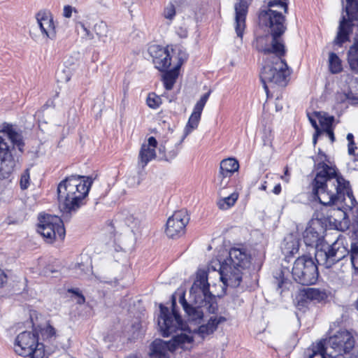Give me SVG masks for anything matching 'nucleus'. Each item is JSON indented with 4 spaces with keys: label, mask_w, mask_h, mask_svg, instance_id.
<instances>
[{
    "label": "nucleus",
    "mask_w": 358,
    "mask_h": 358,
    "mask_svg": "<svg viewBox=\"0 0 358 358\" xmlns=\"http://www.w3.org/2000/svg\"><path fill=\"white\" fill-rule=\"evenodd\" d=\"M259 18L264 25L269 27L272 37L271 45L265 44L268 41V36L258 37L255 44L258 51L263 52L266 56L265 64L260 73V80L268 96V85L271 87H285L291 73L287 63L282 58L285 54V48L280 36L286 30L285 17L281 13L268 7V10L260 12Z\"/></svg>",
    "instance_id": "obj_1"
},
{
    "label": "nucleus",
    "mask_w": 358,
    "mask_h": 358,
    "mask_svg": "<svg viewBox=\"0 0 358 358\" xmlns=\"http://www.w3.org/2000/svg\"><path fill=\"white\" fill-rule=\"evenodd\" d=\"M93 182L92 178L72 175L62 180L57 185V200L62 219L55 215H41L37 231L48 243L56 238L63 240L66 231L63 222L69 221L83 206Z\"/></svg>",
    "instance_id": "obj_2"
},
{
    "label": "nucleus",
    "mask_w": 358,
    "mask_h": 358,
    "mask_svg": "<svg viewBox=\"0 0 358 358\" xmlns=\"http://www.w3.org/2000/svg\"><path fill=\"white\" fill-rule=\"evenodd\" d=\"M320 154L322 162L317 164V172L312 182L314 197L324 206L343 205L348 213L357 204L350 182L338 173L335 166L324 162L322 157L327 158L324 154Z\"/></svg>",
    "instance_id": "obj_3"
},
{
    "label": "nucleus",
    "mask_w": 358,
    "mask_h": 358,
    "mask_svg": "<svg viewBox=\"0 0 358 358\" xmlns=\"http://www.w3.org/2000/svg\"><path fill=\"white\" fill-rule=\"evenodd\" d=\"M210 284L208 282V273L205 270H199L196 278L189 290V297L194 306L187 302L185 293L179 299L189 320L199 322L203 317V307H206L210 313H214L217 309L216 296L209 290Z\"/></svg>",
    "instance_id": "obj_4"
},
{
    "label": "nucleus",
    "mask_w": 358,
    "mask_h": 358,
    "mask_svg": "<svg viewBox=\"0 0 358 358\" xmlns=\"http://www.w3.org/2000/svg\"><path fill=\"white\" fill-rule=\"evenodd\" d=\"M323 230L320 224L317 227L311 224L306 227L303 234V241L308 246L315 247V261L318 264L326 268H331L334 264L345 257L348 248L344 245V238L339 235L336 240L329 245L324 242Z\"/></svg>",
    "instance_id": "obj_5"
},
{
    "label": "nucleus",
    "mask_w": 358,
    "mask_h": 358,
    "mask_svg": "<svg viewBox=\"0 0 358 358\" xmlns=\"http://www.w3.org/2000/svg\"><path fill=\"white\" fill-rule=\"evenodd\" d=\"M250 264V256L244 248H233L229 250V257L223 262H213L211 267L218 270L220 280L225 287L236 288L241 285L243 271Z\"/></svg>",
    "instance_id": "obj_6"
},
{
    "label": "nucleus",
    "mask_w": 358,
    "mask_h": 358,
    "mask_svg": "<svg viewBox=\"0 0 358 358\" xmlns=\"http://www.w3.org/2000/svg\"><path fill=\"white\" fill-rule=\"evenodd\" d=\"M172 312L170 313L169 308L162 304H160V315L158 317L157 322L159 330L163 336H169L177 331H181L187 334L198 335L202 339L214 333L217 329L210 319L205 324L201 325L198 329H194L193 332L185 329V324L183 323L181 317L176 310V301L174 295L172 296ZM194 338V336H192Z\"/></svg>",
    "instance_id": "obj_7"
},
{
    "label": "nucleus",
    "mask_w": 358,
    "mask_h": 358,
    "mask_svg": "<svg viewBox=\"0 0 358 358\" xmlns=\"http://www.w3.org/2000/svg\"><path fill=\"white\" fill-rule=\"evenodd\" d=\"M1 131L6 134L13 143V148H10L0 136V177L8 178L14 171L18 162L15 147L17 148L19 152H22L24 143L22 134L12 124L3 123Z\"/></svg>",
    "instance_id": "obj_8"
},
{
    "label": "nucleus",
    "mask_w": 358,
    "mask_h": 358,
    "mask_svg": "<svg viewBox=\"0 0 358 358\" xmlns=\"http://www.w3.org/2000/svg\"><path fill=\"white\" fill-rule=\"evenodd\" d=\"M329 358H358V353L350 354L355 344V339L348 331L337 332L328 339L322 341Z\"/></svg>",
    "instance_id": "obj_9"
},
{
    "label": "nucleus",
    "mask_w": 358,
    "mask_h": 358,
    "mask_svg": "<svg viewBox=\"0 0 358 358\" xmlns=\"http://www.w3.org/2000/svg\"><path fill=\"white\" fill-rule=\"evenodd\" d=\"M192 344V336L182 332L174 336L169 341L157 338L150 345L149 355L150 358H168L169 352L178 348L189 350Z\"/></svg>",
    "instance_id": "obj_10"
},
{
    "label": "nucleus",
    "mask_w": 358,
    "mask_h": 358,
    "mask_svg": "<svg viewBox=\"0 0 358 358\" xmlns=\"http://www.w3.org/2000/svg\"><path fill=\"white\" fill-rule=\"evenodd\" d=\"M292 275L294 281L300 285H312L315 284L318 280V268L310 256L302 255L294 261Z\"/></svg>",
    "instance_id": "obj_11"
},
{
    "label": "nucleus",
    "mask_w": 358,
    "mask_h": 358,
    "mask_svg": "<svg viewBox=\"0 0 358 358\" xmlns=\"http://www.w3.org/2000/svg\"><path fill=\"white\" fill-rule=\"evenodd\" d=\"M15 351L30 358H43L45 355L44 345L38 342V335L31 331H23L16 337Z\"/></svg>",
    "instance_id": "obj_12"
},
{
    "label": "nucleus",
    "mask_w": 358,
    "mask_h": 358,
    "mask_svg": "<svg viewBox=\"0 0 358 358\" xmlns=\"http://www.w3.org/2000/svg\"><path fill=\"white\" fill-rule=\"evenodd\" d=\"M343 10L348 18L343 15L338 27L337 36L334 41V44L342 45L349 40V34L352 32L353 22L358 21V0H342Z\"/></svg>",
    "instance_id": "obj_13"
},
{
    "label": "nucleus",
    "mask_w": 358,
    "mask_h": 358,
    "mask_svg": "<svg viewBox=\"0 0 358 358\" xmlns=\"http://www.w3.org/2000/svg\"><path fill=\"white\" fill-rule=\"evenodd\" d=\"M189 221V215L186 210L176 211L166 222V234L171 238L180 237L185 234Z\"/></svg>",
    "instance_id": "obj_14"
},
{
    "label": "nucleus",
    "mask_w": 358,
    "mask_h": 358,
    "mask_svg": "<svg viewBox=\"0 0 358 358\" xmlns=\"http://www.w3.org/2000/svg\"><path fill=\"white\" fill-rule=\"evenodd\" d=\"M239 164L234 158H227L221 161L220 170L216 176L217 185L222 189H224L229 183L231 177L238 171Z\"/></svg>",
    "instance_id": "obj_15"
},
{
    "label": "nucleus",
    "mask_w": 358,
    "mask_h": 358,
    "mask_svg": "<svg viewBox=\"0 0 358 358\" xmlns=\"http://www.w3.org/2000/svg\"><path fill=\"white\" fill-rule=\"evenodd\" d=\"M148 53L152 58L156 69L160 71H165L171 66V57L169 47L163 48L159 45H151L148 48Z\"/></svg>",
    "instance_id": "obj_16"
},
{
    "label": "nucleus",
    "mask_w": 358,
    "mask_h": 358,
    "mask_svg": "<svg viewBox=\"0 0 358 358\" xmlns=\"http://www.w3.org/2000/svg\"><path fill=\"white\" fill-rule=\"evenodd\" d=\"M210 91L204 94L195 104L193 112L192 113L185 127V134L181 137L180 143H182L187 135H188L193 129L197 128L201 119V113L210 96Z\"/></svg>",
    "instance_id": "obj_17"
},
{
    "label": "nucleus",
    "mask_w": 358,
    "mask_h": 358,
    "mask_svg": "<svg viewBox=\"0 0 358 358\" xmlns=\"http://www.w3.org/2000/svg\"><path fill=\"white\" fill-rule=\"evenodd\" d=\"M252 0H239L234 5L235 22L234 28L236 35L241 39L243 38L245 29V20L248 12V7Z\"/></svg>",
    "instance_id": "obj_18"
},
{
    "label": "nucleus",
    "mask_w": 358,
    "mask_h": 358,
    "mask_svg": "<svg viewBox=\"0 0 358 358\" xmlns=\"http://www.w3.org/2000/svg\"><path fill=\"white\" fill-rule=\"evenodd\" d=\"M39 28L43 35L53 40L56 37L53 17L48 10H40L36 15Z\"/></svg>",
    "instance_id": "obj_19"
},
{
    "label": "nucleus",
    "mask_w": 358,
    "mask_h": 358,
    "mask_svg": "<svg viewBox=\"0 0 358 358\" xmlns=\"http://www.w3.org/2000/svg\"><path fill=\"white\" fill-rule=\"evenodd\" d=\"M331 206L332 208L329 210V215L330 222H334L341 231L348 229L350 226V220L348 213L345 210V206L343 205Z\"/></svg>",
    "instance_id": "obj_20"
},
{
    "label": "nucleus",
    "mask_w": 358,
    "mask_h": 358,
    "mask_svg": "<svg viewBox=\"0 0 358 358\" xmlns=\"http://www.w3.org/2000/svg\"><path fill=\"white\" fill-rule=\"evenodd\" d=\"M157 145V141L153 136L148 139V143L141 145L138 155V166L143 169L151 160L156 157L155 148Z\"/></svg>",
    "instance_id": "obj_21"
},
{
    "label": "nucleus",
    "mask_w": 358,
    "mask_h": 358,
    "mask_svg": "<svg viewBox=\"0 0 358 358\" xmlns=\"http://www.w3.org/2000/svg\"><path fill=\"white\" fill-rule=\"evenodd\" d=\"M306 292V296L310 301L320 303L325 301L328 295L326 291L323 289L315 288V287H307L304 288Z\"/></svg>",
    "instance_id": "obj_22"
},
{
    "label": "nucleus",
    "mask_w": 358,
    "mask_h": 358,
    "mask_svg": "<svg viewBox=\"0 0 358 358\" xmlns=\"http://www.w3.org/2000/svg\"><path fill=\"white\" fill-rule=\"evenodd\" d=\"M348 61L350 69L358 74V41L357 40L348 50Z\"/></svg>",
    "instance_id": "obj_23"
},
{
    "label": "nucleus",
    "mask_w": 358,
    "mask_h": 358,
    "mask_svg": "<svg viewBox=\"0 0 358 358\" xmlns=\"http://www.w3.org/2000/svg\"><path fill=\"white\" fill-rule=\"evenodd\" d=\"M178 69L179 68L176 66L172 70L166 71L164 73L162 80L164 87L166 90H171L173 87L178 76Z\"/></svg>",
    "instance_id": "obj_24"
},
{
    "label": "nucleus",
    "mask_w": 358,
    "mask_h": 358,
    "mask_svg": "<svg viewBox=\"0 0 358 358\" xmlns=\"http://www.w3.org/2000/svg\"><path fill=\"white\" fill-rule=\"evenodd\" d=\"M299 250V243L296 239L291 238L289 241L285 240L282 246V251L285 255V259L289 256H292L297 253Z\"/></svg>",
    "instance_id": "obj_25"
},
{
    "label": "nucleus",
    "mask_w": 358,
    "mask_h": 358,
    "mask_svg": "<svg viewBox=\"0 0 358 358\" xmlns=\"http://www.w3.org/2000/svg\"><path fill=\"white\" fill-rule=\"evenodd\" d=\"M315 117L317 118L319 122L322 127V131H324L332 127V124L334 122V117L329 115L324 112H315L313 113Z\"/></svg>",
    "instance_id": "obj_26"
},
{
    "label": "nucleus",
    "mask_w": 358,
    "mask_h": 358,
    "mask_svg": "<svg viewBox=\"0 0 358 358\" xmlns=\"http://www.w3.org/2000/svg\"><path fill=\"white\" fill-rule=\"evenodd\" d=\"M328 63L329 71L332 74H336L342 71V61L336 53H329Z\"/></svg>",
    "instance_id": "obj_27"
},
{
    "label": "nucleus",
    "mask_w": 358,
    "mask_h": 358,
    "mask_svg": "<svg viewBox=\"0 0 358 358\" xmlns=\"http://www.w3.org/2000/svg\"><path fill=\"white\" fill-rule=\"evenodd\" d=\"M238 198V194L233 192L226 197L220 199L217 202V206L221 210H227L235 204Z\"/></svg>",
    "instance_id": "obj_28"
},
{
    "label": "nucleus",
    "mask_w": 358,
    "mask_h": 358,
    "mask_svg": "<svg viewBox=\"0 0 358 358\" xmlns=\"http://www.w3.org/2000/svg\"><path fill=\"white\" fill-rule=\"evenodd\" d=\"M326 355H328V352L325 350V343L320 341L313 346L312 353L308 355V358H326Z\"/></svg>",
    "instance_id": "obj_29"
},
{
    "label": "nucleus",
    "mask_w": 358,
    "mask_h": 358,
    "mask_svg": "<svg viewBox=\"0 0 358 358\" xmlns=\"http://www.w3.org/2000/svg\"><path fill=\"white\" fill-rule=\"evenodd\" d=\"M76 29L78 34L81 35L82 38L87 40H92L94 38L93 34L85 23L82 22H77Z\"/></svg>",
    "instance_id": "obj_30"
},
{
    "label": "nucleus",
    "mask_w": 358,
    "mask_h": 358,
    "mask_svg": "<svg viewBox=\"0 0 358 358\" xmlns=\"http://www.w3.org/2000/svg\"><path fill=\"white\" fill-rule=\"evenodd\" d=\"M171 51L175 54H177L178 62L176 67L180 68L183 62L187 59L188 55L185 50L180 46H176L174 48H171Z\"/></svg>",
    "instance_id": "obj_31"
},
{
    "label": "nucleus",
    "mask_w": 358,
    "mask_h": 358,
    "mask_svg": "<svg viewBox=\"0 0 358 358\" xmlns=\"http://www.w3.org/2000/svg\"><path fill=\"white\" fill-rule=\"evenodd\" d=\"M306 294V292L304 288L299 290L295 299L297 306L306 307L308 304L311 302L310 299L308 298Z\"/></svg>",
    "instance_id": "obj_32"
},
{
    "label": "nucleus",
    "mask_w": 358,
    "mask_h": 358,
    "mask_svg": "<svg viewBox=\"0 0 358 358\" xmlns=\"http://www.w3.org/2000/svg\"><path fill=\"white\" fill-rule=\"evenodd\" d=\"M146 102L150 108L155 109L161 104V98L155 93L149 94Z\"/></svg>",
    "instance_id": "obj_33"
},
{
    "label": "nucleus",
    "mask_w": 358,
    "mask_h": 358,
    "mask_svg": "<svg viewBox=\"0 0 358 358\" xmlns=\"http://www.w3.org/2000/svg\"><path fill=\"white\" fill-rule=\"evenodd\" d=\"M176 7L172 2H169L164 8L163 16L169 20H173L176 15Z\"/></svg>",
    "instance_id": "obj_34"
},
{
    "label": "nucleus",
    "mask_w": 358,
    "mask_h": 358,
    "mask_svg": "<svg viewBox=\"0 0 358 358\" xmlns=\"http://www.w3.org/2000/svg\"><path fill=\"white\" fill-rule=\"evenodd\" d=\"M181 143H180V141L176 143L175 148L169 150L167 152V153H165L164 155V159L166 161H171L172 159H173L178 155V154L179 152V150H180L179 146Z\"/></svg>",
    "instance_id": "obj_35"
},
{
    "label": "nucleus",
    "mask_w": 358,
    "mask_h": 358,
    "mask_svg": "<svg viewBox=\"0 0 358 358\" xmlns=\"http://www.w3.org/2000/svg\"><path fill=\"white\" fill-rule=\"evenodd\" d=\"M94 31L99 38L106 36L107 33V26L103 22H100L94 25Z\"/></svg>",
    "instance_id": "obj_36"
},
{
    "label": "nucleus",
    "mask_w": 358,
    "mask_h": 358,
    "mask_svg": "<svg viewBox=\"0 0 358 358\" xmlns=\"http://www.w3.org/2000/svg\"><path fill=\"white\" fill-rule=\"evenodd\" d=\"M40 334L43 340L49 339L55 335V329L51 325H47L40 330Z\"/></svg>",
    "instance_id": "obj_37"
},
{
    "label": "nucleus",
    "mask_w": 358,
    "mask_h": 358,
    "mask_svg": "<svg viewBox=\"0 0 358 358\" xmlns=\"http://www.w3.org/2000/svg\"><path fill=\"white\" fill-rule=\"evenodd\" d=\"M29 171L28 169L25 170L21 175L20 185L22 189H26L29 185Z\"/></svg>",
    "instance_id": "obj_38"
},
{
    "label": "nucleus",
    "mask_w": 358,
    "mask_h": 358,
    "mask_svg": "<svg viewBox=\"0 0 358 358\" xmlns=\"http://www.w3.org/2000/svg\"><path fill=\"white\" fill-rule=\"evenodd\" d=\"M346 138L348 141V154L350 155H354L355 150V149H357V147H356L355 141H354V136L352 134L349 133V134H348Z\"/></svg>",
    "instance_id": "obj_39"
},
{
    "label": "nucleus",
    "mask_w": 358,
    "mask_h": 358,
    "mask_svg": "<svg viewBox=\"0 0 358 358\" xmlns=\"http://www.w3.org/2000/svg\"><path fill=\"white\" fill-rule=\"evenodd\" d=\"M285 0H271L268 3V7L273 8L275 6H278L282 8L285 10V13H287L288 6L287 3L285 2Z\"/></svg>",
    "instance_id": "obj_40"
},
{
    "label": "nucleus",
    "mask_w": 358,
    "mask_h": 358,
    "mask_svg": "<svg viewBox=\"0 0 358 358\" xmlns=\"http://www.w3.org/2000/svg\"><path fill=\"white\" fill-rule=\"evenodd\" d=\"M343 96L347 99L348 102L350 103H358V93L353 94L351 90H348L347 92H344Z\"/></svg>",
    "instance_id": "obj_41"
},
{
    "label": "nucleus",
    "mask_w": 358,
    "mask_h": 358,
    "mask_svg": "<svg viewBox=\"0 0 358 358\" xmlns=\"http://www.w3.org/2000/svg\"><path fill=\"white\" fill-rule=\"evenodd\" d=\"M69 292L74 294L76 296V302L78 304H83L85 302V296L78 292V289H69Z\"/></svg>",
    "instance_id": "obj_42"
},
{
    "label": "nucleus",
    "mask_w": 358,
    "mask_h": 358,
    "mask_svg": "<svg viewBox=\"0 0 358 358\" xmlns=\"http://www.w3.org/2000/svg\"><path fill=\"white\" fill-rule=\"evenodd\" d=\"M73 8L71 6L67 5L64 7L63 15L65 17L69 18L72 15Z\"/></svg>",
    "instance_id": "obj_43"
},
{
    "label": "nucleus",
    "mask_w": 358,
    "mask_h": 358,
    "mask_svg": "<svg viewBox=\"0 0 358 358\" xmlns=\"http://www.w3.org/2000/svg\"><path fill=\"white\" fill-rule=\"evenodd\" d=\"M284 274H285V270H282L280 271V279H276L277 280V282H278V288H282L283 285L287 283V279L285 278L284 277Z\"/></svg>",
    "instance_id": "obj_44"
},
{
    "label": "nucleus",
    "mask_w": 358,
    "mask_h": 358,
    "mask_svg": "<svg viewBox=\"0 0 358 358\" xmlns=\"http://www.w3.org/2000/svg\"><path fill=\"white\" fill-rule=\"evenodd\" d=\"M210 320H213V324H215V327H216V329L217 328V326L218 324L224 322L226 321V318L224 317H222V316H220V317H211L210 318Z\"/></svg>",
    "instance_id": "obj_45"
},
{
    "label": "nucleus",
    "mask_w": 358,
    "mask_h": 358,
    "mask_svg": "<svg viewBox=\"0 0 358 358\" xmlns=\"http://www.w3.org/2000/svg\"><path fill=\"white\" fill-rule=\"evenodd\" d=\"M187 34L188 32L186 28L180 27L177 29V34L180 38H186L187 36Z\"/></svg>",
    "instance_id": "obj_46"
},
{
    "label": "nucleus",
    "mask_w": 358,
    "mask_h": 358,
    "mask_svg": "<svg viewBox=\"0 0 358 358\" xmlns=\"http://www.w3.org/2000/svg\"><path fill=\"white\" fill-rule=\"evenodd\" d=\"M308 115L309 121L311 123V125L313 126V127L315 129V131H320V130H322L321 129H320L319 126L317 125L316 120L315 119V117H312L309 114Z\"/></svg>",
    "instance_id": "obj_47"
},
{
    "label": "nucleus",
    "mask_w": 358,
    "mask_h": 358,
    "mask_svg": "<svg viewBox=\"0 0 358 358\" xmlns=\"http://www.w3.org/2000/svg\"><path fill=\"white\" fill-rule=\"evenodd\" d=\"M323 132H325L327 134L328 137L330 138L331 143H334L335 141V136L332 127L323 131Z\"/></svg>",
    "instance_id": "obj_48"
},
{
    "label": "nucleus",
    "mask_w": 358,
    "mask_h": 358,
    "mask_svg": "<svg viewBox=\"0 0 358 358\" xmlns=\"http://www.w3.org/2000/svg\"><path fill=\"white\" fill-rule=\"evenodd\" d=\"M343 94H344V92H338L336 96V99L338 102L343 103L345 101H348L347 99H345Z\"/></svg>",
    "instance_id": "obj_49"
},
{
    "label": "nucleus",
    "mask_w": 358,
    "mask_h": 358,
    "mask_svg": "<svg viewBox=\"0 0 358 358\" xmlns=\"http://www.w3.org/2000/svg\"><path fill=\"white\" fill-rule=\"evenodd\" d=\"M6 275L1 269H0V288L2 287L3 285L6 282Z\"/></svg>",
    "instance_id": "obj_50"
},
{
    "label": "nucleus",
    "mask_w": 358,
    "mask_h": 358,
    "mask_svg": "<svg viewBox=\"0 0 358 358\" xmlns=\"http://www.w3.org/2000/svg\"><path fill=\"white\" fill-rule=\"evenodd\" d=\"M323 133V131H315L313 137V143L315 145L317 143L318 136Z\"/></svg>",
    "instance_id": "obj_51"
},
{
    "label": "nucleus",
    "mask_w": 358,
    "mask_h": 358,
    "mask_svg": "<svg viewBox=\"0 0 358 358\" xmlns=\"http://www.w3.org/2000/svg\"><path fill=\"white\" fill-rule=\"evenodd\" d=\"M285 176H281V178L285 180V182H289V178L287 177L289 176V170H288V167H285Z\"/></svg>",
    "instance_id": "obj_52"
},
{
    "label": "nucleus",
    "mask_w": 358,
    "mask_h": 358,
    "mask_svg": "<svg viewBox=\"0 0 358 358\" xmlns=\"http://www.w3.org/2000/svg\"><path fill=\"white\" fill-rule=\"evenodd\" d=\"M273 192L276 194V195H278L280 192H281V185L280 184H277L273 189Z\"/></svg>",
    "instance_id": "obj_53"
},
{
    "label": "nucleus",
    "mask_w": 358,
    "mask_h": 358,
    "mask_svg": "<svg viewBox=\"0 0 358 358\" xmlns=\"http://www.w3.org/2000/svg\"><path fill=\"white\" fill-rule=\"evenodd\" d=\"M266 188H267V186H266V181L259 187V189L262 191H266Z\"/></svg>",
    "instance_id": "obj_54"
},
{
    "label": "nucleus",
    "mask_w": 358,
    "mask_h": 358,
    "mask_svg": "<svg viewBox=\"0 0 358 358\" xmlns=\"http://www.w3.org/2000/svg\"><path fill=\"white\" fill-rule=\"evenodd\" d=\"M281 108H282V107H280V108H279V106H276V110H280Z\"/></svg>",
    "instance_id": "obj_55"
},
{
    "label": "nucleus",
    "mask_w": 358,
    "mask_h": 358,
    "mask_svg": "<svg viewBox=\"0 0 358 358\" xmlns=\"http://www.w3.org/2000/svg\"><path fill=\"white\" fill-rule=\"evenodd\" d=\"M357 309H358V299H357Z\"/></svg>",
    "instance_id": "obj_56"
},
{
    "label": "nucleus",
    "mask_w": 358,
    "mask_h": 358,
    "mask_svg": "<svg viewBox=\"0 0 358 358\" xmlns=\"http://www.w3.org/2000/svg\"><path fill=\"white\" fill-rule=\"evenodd\" d=\"M132 358H136V357H132Z\"/></svg>",
    "instance_id": "obj_57"
}]
</instances>
